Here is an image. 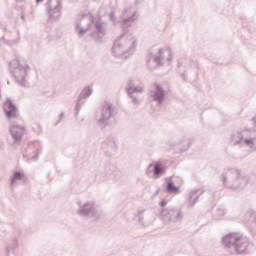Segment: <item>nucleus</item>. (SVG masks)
Instances as JSON below:
<instances>
[{"instance_id": "obj_1", "label": "nucleus", "mask_w": 256, "mask_h": 256, "mask_svg": "<svg viewBox=\"0 0 256 256\" xmlns=\"http://www.w3.org/2000/svg\"><path fill=\"white\" fill-rule=\"evenodd\" d=\"M223 243L226 247H235L236 251L239 253H245V251H247V239L237 233L226 235L223 239Z\"/></svg>"}, {"instance_id": "obj_4", "label": "nucleus", "mask_w": 256, "mask_h": 256, "mask_svg": "<svg viewBox=\"0 0 256 256\" xmlns=\"http://www.w3.org/2000/svg\"><path fill=\"white\" fill-rule=\"evenodd\" d=\"M164 96H165V92H163V89H161V87L157 86L156 94L154 95V100L159 101V103H161V101H163Z\"/></svg>"}, {"instance_id": "obj_8", "label": "nucleus", "mask_w": 256, "mask_h": 256, "mask_svg": "<svg viewBox=\"0 0 256 256\" xmlns=\"http://www.w3.org/2000/svg\"><path fill=\"white\" fill-rule=\"evenodd\" d=\"M91 93H92L91 88H86V97H89Z\"/></svg>"}, {"instance_id": "obj_6", "label": "nucleus", "mask_w": 256, "mask_h": 256, "mask_svg": "<svg viewBox=\"0 0 256 256\" xmlns=\"http://www.w3.org/2000/svg\"><path fill=\"white\" fill-rule=\"evenodd\" d=\"M165 172V169L161 167V164H157L155 166V175L157 177H159V175H161V173H164Z\"/></svg>"}, {"instance_id": "obj_7", "label": "nucleus", "mask_w": 256, "mask_h": 256, "mask_svg": "<svg viewBox=\"0 0 256 256\" xmlns=\"http://www.w3.org/2000/svg\"><path fill=\"white\" fill-rule=\"evenodd\" d=\"M17 179H23V174L21 172H16L13 177V181H17Z\"/></svg>"}, {"instance_id": "obj_3", "label": "nucleus", "mask_w": 256, "mask_h": 256, "mask_svg": "<svg viewBox=\"0 0 256 256\" xmlns=\"http://www.w3.org/2000/svg\"><path fill=\"white\" fill-rule=\"evenodd\" d=\"M11 134L15 141H19L25 135V128L21 126L13 127L11 129Z\"/></svg>"}, {"instance_id": "obj_9", "label": "nucleus", "mask_w": 256, "mask_h": 256, "mask_svg": "<svg viewBox=\"0 0 256 256\" xmlns=\"http://www.w3.org/2000/svg\"><path fill=\"white\" fill-rule=\"evenodd\" d=\"M162 207H165V203H162Z\"/></svg>"}, {"instance_id": "obj_10", "label": "nucleus", "mask_w": 256, "mask_h": 256, "mask_svg": "<svg viewBox=\"0 0 256 256\" xmlns=\"http://www.w3.org/2000/svg\"><path fill=\"white\" fill-rule=\"evenodd\" d=\"M37 1H43V0H37Z\"/></svg>"}, {"instance_id": "obj_5", "label": "nucleus", "mask_w": 256, "mask_h": 256, "mask_svg": "<svg viewBox=\"0 0 256 256\" xmlns=\"http://www.w3.org/2000/svg\"><path fill=\"white\" fill-rule=\"evenodd\" d=\"M168 191H170L171 193H179V187H175V185H173V182H169Z\"/></svg>"}, {"instance_id": "obj_2", "label": "nucleus", "mask_w": 256, "mask_h": 256, "mask_svg": "<svg viewBox=\"0 0 256 256\" xmlns=\"http://www.w3.org/2000/svg\"><path fill=\"white\" fill-rule=\"evenodd\" d=\"M4 112L6 117H8V119H16V117H19V112L17 111V107L13 105V102H11V100H7L4 103Z\"/></svg>"}]
</instances>
